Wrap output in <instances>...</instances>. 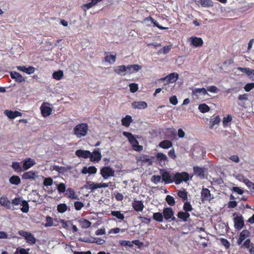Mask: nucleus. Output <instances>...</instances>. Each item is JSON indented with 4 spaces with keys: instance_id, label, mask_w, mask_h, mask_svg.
<instances>
[{
    "instance_id": "60",
    "label": "nucleus",
    "mask_w": 254,
    "mask_h": 254,
    "mask_svg": "<svg viewBox=\"0 0 254 254\" xmlns=\"http://www.w3.org/2000/svg\"><path fill=\"white\" fill-rule=\"evenodd\" d=\"M178 196L184 199L187 198V194L185 191L179 190L178 193Z\"/></svg>"
},
{
    "instance_id": "37",
    "label": "nucleus",
    "mask_w": 254,
    "mask_h": 254,
    "mask_svg": "<svg viewBox=\"0 0 254 254\" xmlns=\"http://www.w3.org/2000/svg\"><path fill=\"white\" fill-rule=\"evenodd\" d=\"M105 61L111 64H113L115 62L116 59V55H107L105 58Z\"/></svg>"
},
{
    "instance_id": "42",
    "label": "nucleus",
    "mask_w": 254,
    "mask_h": 254,
    "mask_svg": "<svg viewBox=\"0 0 254 254\" xmlns=\"http://www.w3.org/2000/svg\"><path fill=\"white\" fill-rule=\"evenodd\" d=\"M112 215L115 217H116L119 219L123 220L125 216L123 214L121 213L120 211H114L111 213Z\"/></svg>"
},
{
    "instance_id": "44",
    "label": "nucleus",
    "mask_w": 254,
    "mask_h": 254,
    "mask_svg": "<svg viewBox=\"0 0 254 254\" xmlns=\"http://www.w3.org/2000/svg\"><path fill=\"white\" fill-rule=\"evenodd\" d=\"M237 69L244 73H246L249 77L251 69L249 67H238Z\"/></svg>"
},
{
    "instance_id": "1",
    "label": "nucleus",
    "mask_w": 254,
    "mask_h": 254,
    "mask_svg": "<svg viewBox=\"0 0 254 254\" xmlns=\"http://www.w3.org/2000/svg\"><path fill=\"white\" fill-rule=\"evenodd\" d=\"M88 126L86 123H81L76 125L73 128L74 134L77 138H81L86 135Z\"/></svg>"
},
{
    "instance_id": "36",
    "label": "nucleus",
    "mask_w": 254,
    "mask_h": 254,
    "mask_svg": "<svg viewBox=\"0 0 254 254\" xmlns=\"http://www.w3.org/2000/svg\"><path fill=\"white\" fill-rule=\"evenodd\" d=\"M34 163L32 160H25L23 164V168L24 169L27 170L32 166Z\"/></svg>"
},
{
    "instance_id": "13",
    "label": "nucleus",
    "mask_w": 254,
    "mask_h": 254,
    "mask_svg": "<svg viewBox=\"0 0 254 254\" xmlns=\"http://www.w3.org/2000/svg\"><path fill=\"white\" fill-rule=\"evenodd\" d=\"M76 155L79 158L84 159H90L91 152L88 150H84L82 149H78L75 151Z\"/></svg>"
},
{
    "instance_id": "5",
    "label": "nucleus",
    "mask_w": 254,
    "mask_h": 254,
    "mask_svg": "<svg viewBox=\"0 0 254 254\" xmlns=\"http://www.w3.org/2000/svg\"><path fill=\"white\" fill-rule=\"evenodd\" d=\"M101 174L104 179L114 176L115 172L109 167H104L101 170Z\"/></svg>"
},
{
    "instance_id": "3",
    "label": "nucleus",
    "mask_w": 254,
    "mask_h": 254,
    "mask_svg": "<svg viewBox=\"0 0 254 254\" xmlns=\"http://www.w3.org/2000/svg\"><path fill=\"white\" fill-rule=\"evenodd\" d=\"M49 105V103L44 102L40 107L41 114L44 117H47L52 113V109Z\"/></svg>"
},
{
    "instance_id": "45",
    "label": "nucleus",
    "mask_w": 254,
    "mask_h": 254,
    "mask_svg": "<svg viewBox=\"0 0 254 254\" xmlns=\"http://www.w3.org/2000/svg\"><path fill=\"white\" fill-rule=\"evenodd\" d=\"M232 120V117L230 115H228L227 117H225L223 118V124L224 127H226L228 125V124Z\"/></svg>"
},
{
    "instance_id": "49",
    "label": "nucleus",
    "mask_w": 254,
    "mask_h": 254,
    "mask_svg": "<svg viewBox=\"0 0 254 254\" xmlns=\"http://www.w3.org/2000/svg\"><path fill=\"white\" fill-rule=\"evenodd\" d=\"M207 92L209 91L211 93H217L218 91L217 87L214 85L209 86L207 87Z\"/></svg>"
},
{
    "instance_id": "4",
    "label": "nucleus",
    "mask_w": 254,
    "mask_h": 254,
    "mask_svg": "<svg viewBox=\"0 0 254 254\" xmlns=\"http://www.w3.org/2000/svg\"><path fill=\"white\" fill-rule=\"evenodd\" d=\"M163 216L166 220H175L176 218L174 215L173 209L170 207L165 208L163 211Z\"/></svg>"
},
{
    "instance_id": "50",
    "label": "nucleus",
    "mask_w": 254,
    "mask_h": 254,
    "mask_svg": "<svg viewBox=\"0 0 254 254\" xmlns=\"http://www.w3.org/2000/svg\"><path fill=\"white\" fill-rule=\"evenodd\" d=\"M84 187L86 189H90L91 190H95V183L88 182L84 186Z\"/></svg>"
},
{
    "instance_id": "54",
    "label": "nucleus",
    "mask_w": 254,
    "mask_h": 254,
    "mask_svg": "<svg viewBox=\"0 0 254 254\" xmlns=\"http://www.w3.org/2000/svg\"><path fill=\"white\" fill-rule=\"evenodd\" d=\"M53 180L51 178H46L44 179L43 184L45 186H51L53 184Z\"/></svg>"
},
{
    "instance_id": "34",
    "label": "nucleus",
    "mask_w": 254,
    "mask_h": 254,
    "mask_svg": "<svg viewBox=\"0 0 254 254\" xmlns=\"http://www.w3.org/2000/svg\"><path fill=\"white\" fill-rule=\"evenodd\" d=\"M220 122V118L219 116H217L213 119H211L210 122V127L212 128L215 125H218Z\"/></svg>"
},
{
    "instance_id": "12",
    "label": "nucleus",
    "mask_w": 254,
    "mask_h": 254,
    "mask_svg": "<svg viewBox=\"0 0 254 254\" xmlns=\"http://www.w3.org/2000/svg\"><path fill=\"white\" fill-rule=\"evenodd\" d=\"M142 68V66L137 64H129L127 66V74H132L138 71Z\"/></svg>"
},
{
    "instance_id": "24",
    "label": "nucleus",
    "mask_w": 254,
    "mask_h": 254,
    "mask_svg": "<svg viewBox=\"0 0 254 254\" xmlns=\"http://www.w3.org/2000/svg\"><path fill=\"white\" fill-rule=\"evenodd\" d=\"M0 204L6 208L9 209L10 208L11 202L8 198L5 196L0 197Z\"/></svg>"
},
{
    "instance_id": "35",
    "label": "nucleus",
    "mask_w": 254,
    "mask_h": 254,
    "mask_svg": "<svg viewBox=\"0 0 254 254\" xmlns=\"http://www.w3.org/2000/svg\"><path fill=\"white\" fill-rule=\"evenodd\" d=\"M9 182L11 184L17 185L20 183L21 181L19 177L13 176L10 178Z\"/></svg>"
},
{
    "instance_id": "19",
    "label": "nucleus",
    "mask_w": 254,
    "mask_h": 254,
    "mask_svg": "<svg viewBox=\"0 0 254 254\" xmlns=\"http://www.w3.org/2000/svg\"><path fill=\"white\" fill-rule=\"evenodd\" d=\"M132 206L134 209L137 211H141L144 208L142 202L139 200H134L132 203Z\"/></svg>"
},
{
    "instance_id": "16",
    "label": "nucleus",
    "mask_w": 254,
    "mask_h": 254,
    "mask_svg": "<svg viewBox=\"0 0 254 254\" xmlns=\"http://www.w3.org/2000/svg\"><path fill=\"white\" fill-rule=\"evenodd\" d=\"M17 69L21 71H23L27 74H31L33 73L35 71V68L32 66H29L28 67L26 66H17Z\"/></svg>"
},
{
    "instance_id": "48",
    "label": "nucleus",
    "mask_w": 254,
    "mask_h": 254,
    "mask_svg": "<svg viewBox=\"0 0 254 254\" xmlns=\"http://www.w3.org/2000/svg\"><path fill=\"white\" fill-rule=\"evenodd\" d=\"M58 210L60 213H64L67 210V206L65 204H61L57 207Z\"/></svg>"
},
{
    "instance_id": "28",
    "label": "nucleus",
    "mask_w": 254,
    "mask_h": 254,
    "mask_svg": "<svg viewBox=\"0 0 254 254\" xmlns=\"http://www.w3.org/2000/svg\"><path fill=\"white\" fill-rule=\"evenodd\" d=\"M193 171L195 175L201 179L204 178V171L203 168L194 166L193 167Z\"/></svg>"
},
{
    "instance_id": "26",
    "label": "nucleus",
    "mask_w": 254,
    "mask_h": 254,
    "mask_svg": "<svg viewBox=\"0 0 254 254\" xmlns=\"http://www.w3.org/2000/svg\"><path fill=\"white\" fill-rule=\"evenodd\" d=\"M101 158L102 155L99 148H96L92 152H91L90 159H101Z\"/></svg>"
},
{
    "instance_id": "61",
    "label": "nucleus",
    "mask_w": 254,
    "mask_h": 254,
    "mask_svg": "<svg viewBox=\"0 0 254 254\" xmlns=\"http://www.w3.org/2000/svg\"><path fill=\"white\" fill-rule=\"evenodd\" d=\"M74 206L76 210H79L83 206V204L81 202L76 201L74 203Z\"/></svg>"
},
{
    "instance_id": "11",
    "label": "nucleus",
    "mask_w": 254,
    "mask_h": 254,
    "mask_svg": "<svg viewBox=\"0 0 254 254\" xmlns=\"http://www.w3.org/2000/svg\"><path fill=\"white\" fill-rule=\"evenodd\" d=\"M192 94L193 96H198L201 94L203 96L208 95L210 96V95L207 92L206 89L205 88H193L192 89Z\"/></svg>"
},
{
    "instance_id": "33",
    "label": "nucleus",
    "mask_w": 254,
    "mask_h": 254,
    "mask_svg": "<svg viewBox=\"0 0 254 254\" xmlns=\"http://www.w3.org/2000/svg\"><path fill=\"white\" fill-rule=\"evenodd\" d=\"M198 110L201 113H205L210 110L209 107L206 104H201L198 106Z\"/></svg>"
},
{
    "instance_id": "47",
    "label": "nucleus",
    "mask_w": 254,
    "mask_h": 254,
    "mask_svg": "<svg viewBox=\"0 0 254 254\" xmlns=\"http://www.w3.org/2000/svg\"><path fill=\"white\" fill-rule=\"evenodd\" d=\"M166 201L168 204L171 206H173L175 204L174 198L173 196L168 195L166 197Z\"/></svg>"
},
{
    "instance_id": "55",
    "label": "nucleus",
    "mask_w": 254,
    "mask_h": 254,
    "mask_svg": "<svg viewBox=\"0 0 254 254\" xmlns=\"http://www.w3.org/2000/svg\"><path fill=\"white\" fill-rule=\"evenodd\" d=\"M243 181L249 188L254 189V183H253L252 182L247 179H244Z\"/></svg>"
},
{
    "instance_id": "38",
    "label": "nucleus",
    "mask_w": 254,
    "mask_h": 254,
    "mask_svg": "<svg viewBox=\"0 0 254 254\" xmlns=\"http://www.w3.org/2000/svg\"><path fill=\"white\" fill-rule=\"evenodd\" d=\"M67 195L72 199H78L77 195L75 194V191L71 189H68L67 190Z\"/></svg>"
},
{
    "instance_id": "22",
    "label": "nucleus",
    "mask_w": 254,
    "mask_h": 254,
    "mask_svg": "<svg viewBox=\"0 0 254 254\" xmlns=\"http://www.w3.org/2000/svg\"><path fill=\"white\" fill-rule=\"evenodd\" d=\"M145 20H147V21L150 20L151 21V23L154 25V26H155V27H157L159 29H161V30H166V29H168V27H163V26L159 25V24L158 23V22H157V20H156L155 19H153L152 17H151L150 16H149V17L146 18Z\"/></svg>"
},
{
    "instance_id": "46",
    "label": "nucleus",
    "mask_w": 254,
    "mask_h": 254,
    "mask_svg": "<svg viewBox=\"0 0 254 254\" xmlns=\"http://www.w3.org/2000/svg\"><path fill=\"white\" fill-rule=\"evenodd\" d=\"M129 90L131 92L135 93L138 90V84L135 83H132L129 85Z\"/></svg>"
},
{
    "instance_id": "10",
    "label": "nucleus",
    "mask_w": 254,
    "mask_h": 254,
    "mask_svg": "<svg viewBox=\"0 0 254 254\" xmlns=\"http://www.w3.org/2000/svg\"><path fill=\"white\" fill-rule=\"evenodd\" d=\"M189 41L191 45L195 47H198L202 45L203 42L201 38L195 36H192L189 38Z\"/></svg>"
},
{
    "instance_id": "51",
    "label": "nucleus",
    "mask_w": 254,
    "mask_h": 254,
    "mask_svg": "<svg viewBox=\"0 0 254 254\" xmlns=\"http://www.w3.org/2000/svg\"><path fill=\"white\" fill-rule=\"evenodd\" d=\"M254 88V82L248 83L244 86V89L246 92H249Z\"/></svg>"
},
{
    "instance_id": "53",
    "label": "nucleus",
    "mask_w": 254,
    "mask_h": 254,
    "mask_svg": "<svg viewBox=\"0 0 254 254\" xmlns=\"http://www.w3.org/2000/svg\"><path fill=\"white\" fill-rule=\"evenodd\" d=\"M169 101L173 105H176L178 103L177 97L176 95L172 96L169 98Z\"/></svg>"
},
{
    "instance_id": "15",
    "label": "nucleus",
    "mask_w": 254,
    "mask_h": 254,
    "mask_svg": "<svg viewBox=\"0 0 254 254\" xmlns=\"http://www.w3.org/2000/svg\"><path fill=\"white\" fill-rule=\"evenodd\" d=\"M114 71L120 75H125L127 74V66L125 65H118L114 68Z\"/></svg>"
},
{
    "instance_id": "8",
    "label": "nucleus",
    "mask_w": 254,
    "mask_h": 254,
    "mask_svg": "<svg viewBox=\"0 0 254 254\" xmlns=\"http://www.w3.org/2000/svg\"><path fill=\"white\" fill-rule=\"evenodd\" d=\"M179 78V74L176 72H173L165 77L162 78L161 79L162 81L166 80L169 83H173L176 82Z\"/></svg>"
},
{
    "instance_id": "57",
    "label": "nucleus",
    "mask_w": 254,
    "mask_h": 254,
    "mask_svg": "<svg viewBox=\"0 0 254 254\" xmlns=\"http://www.w3.org/2000/svg\"><path fill=\"white\" fill-rule=\"evenodd\" d=\"M12 166L15 171L21 172L22 170L19 163L17 162H14Z\"/></svg>"
},
{
    "instance_id": "29",
    "label": "nucleus",
    "mask_w": 254,
    "mask_h": 254,
    "mask_svg": "<svg viewBox=\"0 0 254 254\" xmlns=\"http://www.w3.org/2000/svg\"><path fill=\"white\" fill-rule=\"evenodd\" d=\"M235 227L238 229L242 228L244 225V221L241 217H237L234 219Z\"/></svg>"
},
{
    "instance_id": "59",
    "label": "nucleus",
    "mask_w": 254,
    "mask_h": 254,
    "mask_svg": "<svg viewBox=\"0 0 254 254\" xmlns=\"http://www.w3.org/2000/svg\"><path fill=\"white\" fill-rule=\"evenodd\" d=\"M184 210L188 212L192 210V207L189 202H186L184 205Z\"/></svg>"
},
{
    "instance_id": "43",
    "label": "nucleus",
    "mask_w": 254,
    "mask_h": 254,
    "mask_svg": "<svg viewBox=\"0 0 254 254\" xmlns=\"http://www.w3.org/2000/svg\"><path fill=\"white\" fill-rule=\"evenodd\" d=\"M20 206H22V208H21V210L23 212H27L29 210V205L28 203L25 201L23 200L22 202L21 203Z\"/></svg>"
},
{
    "instance_id": "40",
    "label": "nucleus",
    "mask_w": 254,
    "mask_h": 254,
    "mask_svg": "<svg viewBox=\"0 0 254 254\" xmlns=\"http://www.w3.org/2000/svg\"><path fill=\"white\" fill-rule=\"evenodd\" d=\"M80 224L83 228H87L91 225V222L87 220L82 219L80 221Z\"/></svg>"
},
{
    "instance_id": "6",
    "label": "nucleus",
    "mask_w": 254,
    "mask_h": 254,
    "mask_svg": "<svg viewBox=\"0 0 254 254\" xmlns=\"http://www.w3.org/2000/svg\"><path fill=\"white\" fill-rule=\"evenodd\" d=\"M19 234L24 237L26 240L27 242L31 244H34L36 242V239L34 237L33 235L31 233L27 232L21 231L19 232Z\"/></svg>"
},
{
    "instance_id": "64",
    "label": "nucleus",
    "mask_w": 254,
    "mask_h": 254,
    "mask_svg": "<svg viewBox=\"0 0 254 254\" xmlns=\"http://www.w3.org/2000/svg\"><path fill=\"white\" fill-rule=\"evenodd\" d=\"M178 135L180 138H183L185 135V132L182 128L178 130Z\"/></svg>"
},
{
    "instance_id": "30",
    "label": "nucleus",
    "mask_w": 254,
    "mask_h": 254,
    "mask_svg": "<svg viewBox=\"0 0 254 254\" xmlns=\"http://www.w3.org/2000/svg\"><path fill=\"white\" fill-rule=\"evenodd\" d=\"M163 181L166 183H171L174 181V179H171V175L167 172H164L162 174Z\"/></svg>"
},
{
    "instance_id": "39",
    "label": "nucleus",
    "mask_w": 254,
    "mask_h": 254,
    "mask_svg": "<svg viewBox=\"0 0 254 254\" xmlns=\"http://www.w3.org/2000/svg\"><path fill=\"white\" fill-rule=\"evenodd\" d=\"M153 218L154 220L158 222H162L163 220V216L162 213L159 212L154 213L153 214Z\"/></svg>"
},
{
    "instance_id": "62",
    "label": "nucleus",
    "mask_w": 254,
    "mask_h": 254,
    "mask_svg": "<svg viewBox=\"0 0 254 254\" xmlns=\"http://www.w3.org/2000/svg\"><path fill=\"white\" fill-rule=\"evenodd\" d=\"M238 99L240 101H247L248 100V94H244L240 95L238 97Z\"/></svg>"
},
{
    "instance_id": "56",
    "label": "nucleus",
    "mask_w": 254,
    "mask_h": 254,
    "mask_svg": "<svg viewBox=\"0 0 254 254\" xmlns=\"http://www.w3.org/2000/svg\"><path fill=\"white\" fill-rule=\"evenodd\" d=\"M57 189L59 192H64L65 190V185L64 183H60L58 185Z\"/></svg>"
},
{
    "instance_id": "58",
    "label": "nucleus",
    "mask_w": 254,
    "mask_h": 254,
    "mask_svg": "<svg viewBox=\"0 0 254 254\" xmlns=\"http://www.w3.org/2000/svg\"><path fill=\"white\" fill-rule=\"evenodd\" d=\"M53 225V219L52 218L48 216L46 217V223H45V226L46 227H50L52 226Z\"/></svg>"
},
{
    "instance_id": "31",
    "label": "nucleus",
    "mask_w": 254,
    "mask_h": 254,
    "mask_svg": "<svg viewBox=\"0 0 254 254\" xmlns=\"http://www.w3.org/2000/svg\"><path fill=\"white\" fill-rule=\"evenodd\" d=\"M53 77L57 80H61L64 76V72L62 70L54 71L53 73Z\"/></svg>"
},
{
    "instance_id": "32",
    "label": "nucleus",
    "mask_w": 254,
    "mask_h": 254,
    "mask_svg": "<svg viewBox=\"0 0 254 254\" xmlns=\"http://www.w3.org/2000/svg\"><path fill=\"white\" fill-rule=\"evenodd\" d=\"M190 215L188 212L181 211L178 213V217L186 221L188 218L190 217Z\"/></svg>"
},
{
    "instance_id": "7",
    "label": "nucleus",
    "mask_w": 254,
    "mask_h": 254,
    "mask_svg": "<svg viewBox=\"0 0 254 254\" xmlns=\"http://www.w3.org/2000/svg\"><path fill=\"white\" fill-rule=\"evenodd\" d=\"M201 197L202 201H210L212 197L210 190L206 188H203L201 192Z\"/></svg>"
},
{
    "instance_id": "18",
    "label": "nucleus",
    "mask_w": 254,
    "mask_h": 254,
    "mask_svg": "<svg viewBox=\"0 0 254 254\" xmlns=\"http://www.w3.org/2000/svg\"><path fill=\"white\" fill-rule=\"evenodd\" d=\"M133 109H144L147 108V104L144 101H134L131 104Z\"/></svg>"
},
{
    "instance_id": "20",
    "label": "nucleus",
    "mask_w": 254,
    "mask_h": 254,
    "mask_svg": "<svg viewBox=\"0 0 254 254\" xmlns=\"http://www.w3.org/2000/svg\"><path fill=\"white\" fill-rule=\"evenodd\" d=\"M96 172H97L96 168L95 167H92V166H90L89 167H84L81 170V173L84 174H86L87 173H88L89 174H95L96 173Z\"/></svg>"
},
{
    "instance_id": "2",
    "label": "nucleus",
    "mask_w": 254,
    "mask_h": 254,
    "mask_svg": "<svg viewBox=\"0 0 254 254\" xmlns=\"http://www.w3.org/2000/svg\"><path fill=\"white\" fill-rule=\"evenodd\" d=\"M189 180V175L186 172H182L181 173H176L174 177V181L176 184H180L183 181L187 182Z\"/></svg>"
},
{
    "instance_id": "14",
    "label": "nucleus",
    "mask_w": 254,
    "mask_h": 254,
    "mask_svg": "<svg viewBox=\"0 0 254 254\" xmlns=\"http://www.w3.org/2000/svg\"><path fill=\"white\" fill-rule=\"evenodd\" d=\"M10 77L12 79H14L15 81L21 83L25 81V78L19 73L16 71H11L10 73Z\"/></svg>"
},
{
    "instance_id": "23",
    "label": "nucleus",
    "mask_w": 254,
    "mask_h": 254,
    "mask_svg": "<svg viewBox=\"0 0 254 254\" xmlns=\"http://www.w3.org/2000/svg\"><path fill=\"white\" fill-rule=\"evenodd\" d=\"M132 121V117L130 115H127L122 119V124L123 126L128 127Z\"/></svg>"
},
{
    "instance_id": "21",
    "label": "nucleus",
    "mask_w": 254,
    "mask_h": 254,
    "mask_svg": "<svg viewBox=\"0 0 254 254\" xmlns=\"http://www.w3.org/2000/svg\"><path fill=\"white\" fill-rule=\"evenodd\" d=\"M196 2H199L201 6L204 7H209L213 5L212 0H195Z\"/></svg>"
},
{
    "instance_id": "9",
    "label": "nucleus",
    "mask_w": 254,
    "mask_h": 254,
    "mask_svg": "<svg viewBox=\"0 0 254 254\" xmlns=\"http://www.w3.org/2000/svg\"><path fill=\"white\" fill-rule=\"evenodd\" d=\"M128 141L132 145V146L134 150L140 151L143 149V147L139 145L138 141L133 135H132L130 138H129Z\"/></svg>"
},
{
    "instance_id": "52",
    "label": "nucleus",
    "mask_w": 254,
    "mask_h": 254,
    "mask_svg": "<svg viewBox=\"0 0 254 254\" xmlns=\"http://www.w3.org/2000/svg\"><path fill=\"white\" fill-rule=\"evenodd\" d=\"M250 235V232L247 230H243L240 235V237L244 240L246 239Z\"/></svg>"
},
{
    "instance_id": "17",
    "label": "nucleus",
    "mask_w": 254,
    "mask_h": 254,
    "mask_svg": "<svg viewBox=\"0 0 254 254\" xmlns=\"http://www.w3.org/2000/svg\"><path fill=\"white\" fill-rule=\"evenodd\" d=\"M4 113L7 116V117L10 119H15L17 117L21 116L22 115V113L19 111H12L11 110H6L4 112Z\"/></svg>"
},
{
    "instance_id": "25",
    "label": "nucleus",
    "mask_w": 254,
    "mask_h": 254,
    "mask_svg": "<svg viewBox=\"0 0 254 254\" xmlns=\"http://www.w3.org/2000/svg\"><path fill=\"white\" fill-rule=\"evenodd\" d=\"M38 173L36 171L35 172H28L25 173H24L23 175V178L24 179H35L38 176Z\"/></svg>"
},
{
    "instance_id": "27",
    "label": "nucleus",
    "mask_w": 254,
    "mask_h": 254,
    "mask_svg": "<svg viewBox=\"0 0 254 254\" xmlns=\"http://www.w3.org/2000/svg\"><path fill=\"white\" fill-rule=\"evenodd\" d=\"M172 142L170 140H164L159 143V146L164 149H168L172 147Z\"/></svg>"
},
{
    "instance_id": "63",
    "label": "nucleus",
    "mask_w": 254,
    "mask_h": 254,
    "mask_svg": "<svg viewBox=\"0 0 254 254\" xmlns=\"http://www.w3.org/2000/svg\"><path fill=\"white\" fill-rule=\"evenodd\" d=\"M94 243H96V244L98 245H103L105 244V241L103 239H100V238H97L95 239L93 241Z\"/></svg>"
},
{
    "instance_id": "41",
    "label": "nucleus",
    "mask_w": 254,
    "mask_h": 254,
    "mask_svg": "<svg viewBox=\"0 0 254 254\" xmlns=\"http://www.w3.org/2000/svg\"><path fill=\"white\" fill-rule=\"evenodd\" d=\"M22 201L23 200H21L20 198H15V199H13L11 203L13 205V209H16V208L14 206L20 205Z\"/></svg>"
}]
</instances>
